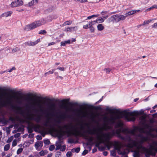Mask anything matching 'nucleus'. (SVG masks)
<instances>
[{
    "label": "nucleus",
    "instance_id": "39448f33",
    "mask_svg": "<svg viewBox=\"0 0 157 157\" xmlns=\"http://www.w3.org/2000/svg\"><path fill=\"white\" fill-rule=\"evenodd\" d=\"M40 21H35L31 24L26 25L24 28V30L28 31L32 30L42 25Z\"/></svg>",
    "mask_w": 157,
    "mask_h": 157
},
{
    "label": "nucleus",
    "instance_id": "2f4dec72",
    "mask_svg": "<svg viewBox=\"0 0 157 157\" xmlns=\"http://www.w3.org/2000/svg\"><path fill=\"white\" fill-rule=\"evenodd\" d=\"M23 150V149L22 148H19L17 151V154H19Z\"/></svg>",
    "mask_w": 157,
    "mask_h": 157
},
{
    "label": "nucleus",
    "instance_id": "9d476101",
    "mask_svg": "<svg viewBox=\"0 0 157 157\" xmlns=\"http://www.w3.org/2000/svg\"><path fill=\"white\" fill-rule=\"evenodd\" d=\"M57 118L59 119L56 121V123L57 124H59L61 122V120H64L67 117V115L65 114H63L57 116Z\"/></svg>",
    "mask_w": 157,
    "mask_h": 157
},
{
    "label": "nucleus",
    "instance_id": "6e6d98bb",
    "mask_svg": "<svg viewBox=\"0 0 157 157\" xmlns=\"http://www.w3.org/2000/svg\"><path fill=\"white\" fill-rule=\"evenodd\" d=\"M9 120L12 121H15V119L13 117H10Z\"/></svg>",
    "mask_w": 157,
    "mask_h": 157
},
{
    "label": "nucleus",
    "instance_id": "f257e3e1",
    "mask_svg": "<svg viewBox=\"0 0 157 157\" xmlns=\"http://www.w3.org/2000/svg\"><path fill=\"white\" fill-rule=\"evenodd\" d=\"M123 123L119 122L116 124L115 128L116 129V133L118 137L128 143L131 148L136 147L140 150L141 152L145 154L146 157H149L152 154V151L157 152V141L152 140L149 145L150 148L143 146L144 141L148 140L147 137L143 136L141 133H145L143 128L135 127L133 129L123 128Z\"/></svg>",
    "mask_w": 157,
    "mask_h": 157
},
{
    "label": "nucleus",
    "instance_id": "a19ab883",
    "mask_svg": "<svg viewBox=\"0 0 157 157\" xmlns=\"http://www.w3.org/2000/svg\"><path fill=\"white\" fill-rule=\"evenodd\" d=\"M61 152L60 151H57L56 154V157H59V156L61 155Z\"/></svg>",
    "mask_w": 157,
    "mask_h": 157
},
{
    "label": "nucleus",
    "instance_id": "c756f323",
    "mask_svg": "<svg viewBox=\"0 0 157 157\" xmlns=\"http://www.w3.org/2000/svg\"><path fill=\"white\" fill-rule=\"evenodd\" d=\"M134 157H140V154L139 152H135L134 155Z\"/></svg>",
    "mask_w": 157,
    "mask_h": 157
},
{
    "label": "nucleus",
    "instance_id": "09e8293b",
    "mask_svg": "<svg viewBox=\"0 0 157 157\" xmlns=\"http://www.w3.org/2000/svg\"><path fill=\"white\" fill-rule=\"evenodd\" d=\"M36 139L37 140H40L42 139V137L40 135H38L37 136Z\"/></svg>",
    "mask_w": 157,
    "mask_h": 157
},
{
    "label": "nucleus",
    "instance_id": "aec40b11",
    "mask_svg": "<svg viewBox=\"0 0 157 157\" xmlns=\"http://www.w3.org/2000/svg\"><path fill=\"white\" fill-rule=\"evenodd\" d=\"M33 127L34 131L36 132H37L38 130H40V126L39 125H36L33 126Z\"/></svg>",
    "mask_w": 157,
    "mask_h": 157
},
{
    "label": "nucleus",
    "instance_id": "58836bf2",
    "mask_svg": "<svg viewBox=\"0 0 157 157\" xmlns=\"http://www.w3.org/2000/svg\"><path fill=\"white\" fill-rule=\"evenodd\" d=\"M39 154L41 156H43L46 153L44 152V151L43 150L41 151L39 153Z\"/></svg>",
    "mask_w": 157,
    "mask_h": 157
},
{
    "label": "nucleus",
    "instance_id": "412c9836",
    "mask_svg": "<svg viewBox=\"0 0 157 157\" xmlns=\"http://www.w3.org/2000/svg\"><path fill=\"white\" fill-rule=\"evenodd\" d=\"M104 27L101 24H99L97 26L98 29L99 31H101L103 30L104 29Z\"/></svg>",
    "mask_w": 157,
    "mask_h": 157
},
{
    "label": "nucleus",
    "instance_id": "5701e85b",
    "mask_svg": "<svg viewBox=\"0 0 157 157\" xmlns=\"http://www.w3.org/2000/svg\"><path fill=\"white\" fill-rule=\"evenodd\" d=\"M37 2L36 0H33L32 1L29 2V6H31L33 5H35L37 4Z\"/></svg>",
    "mask_w": 157,
    "mask_h": 157
},
{
    "label": "nucleus",
    "instance_id": "423d86ee",
    "mask_svg": "<svg viewBox=\"0 0 157 157\" xmlns=\"http://www.w3.org/2000/svg\"><path fill=\"white\" fill-rule=\"evenodd\" d=\"M122 112L124 113H127L130 116H132L131 117L129 118L128 119V121H135L136 119V118L134 116H137L139 114L138 112L136 111L127 113L126 110H124Z\"/></svg>",
    "mask_w": 157,
    "mask_h": 157
},
{
    "label": "nucleus",
    "instance_id": "b1692460",
    "mask_svg": "<svg viewBox=\"0 0 157 157\" xmlns=\"http://www.w3.org/2000/svg\"><path fill=\"white\" fill-rule=\"evenodd\" d=\"M70 40L65 41L64 42H61V46H65L67 44H70Z\"/></svg>",
    "mask_w": 157,
    "mask_h": 157
},
{
    "label": "nucleus",
    "instance_id": "473e14b6",
    "mask_svg": "<svg viewBox=\"0 0 157 157\" xmlns=\"http://www.w3.org/2000/svg\"><path fill=\"white\" fill-rule=\"evenodd\" d=\"M19 50V49L17 47H16L14 48H13L12 49V52L13 53L17 51H18Z\"/></svg>",
    "mask_w": 157,
    "mask_h": 157
},
{
    "label": "nucleus",
    "instance_id": "c85d7f7f",
    "mask_svg": "<svg viewBox=\"0 0 157 157\" xmlns=\"http://www.w3.org/2000/svg\"><path fill=\"white\" fill-rule=\"evenodd\" d=\"M72 23V21H66L64 23V24L66 25H70Z\"/></svg>",
    "mask_w": 157,
    "mask_h": 157
},
{
    "label": "nucleus",
    "instance_id": "4be33fe9",
    "mask_svg": "<svg viewBox=\"0 0 157 157\" xmlns=\"http://www.w3.org/2000/svg\"><path fill=\"white\" fill-rule=\"evenodd\" d=\"M126 76L127 78L128 79H132L134 77V73H132L127 74Z\"/></svg>",
    "mask_w": 157,
    "mask_h": 157
},
{
    "label": "nucleus",
    "instance_id": "bf43d9fd",
    "mask_svg": "<svg viewBox=\"0 0 157 157\" xmlns=\"http://www.w3.org/2000/svg\"><path fill=\"white\" fill-rule=\"evenodd\" d=\"M68 101V100H67V99H63L61 101V102H62V103H64V102H66Z\"/></svg>",
    "mask_w": 157,
    "mask_h": 157
},
{
    "label": "nucleus",
    "instance_id": "338daca9",
    "mask_svg": "<svg viewBox=\"0 0 157 157\" xmlns=\"http://www.w3.org/2000/svg\"><path fill=\"white\" fill-rule=\"evenodd\" d=\"M49 75V73H48V72H46V73H45L44 74V76H45V77H46L48 75Z\"/></svg>",
    "mask_w": 157,
    "mask_h": 157
},
{
    "label": "nucleus",
    "instance_id": "49530a36",
    "mask_svg": "<svg viewBox=\"0 0 157 157\" xmlns=\"http://www.w3.org/2000/svg\"><path fill=\"white\" fill-rule=\"evenodd\" d=\"M17 143L16 141L14 140H13L12 142V146L13 147L17 145Z\"/></svg>",
    "mask_w": 157,
    "mask_h": 157
},
{
    "label": "nucleus",
    "instance_id": "7c9ffc66",
    "mask_svg": "<svg viewBox=\"0 0 157 157\" xmlns=\"http://www.w3.org/2000/svg\"><path fill=\"white\" fill-rule=\"evenodd\" d=\"M103 71L107 73H109L111 71V69L109 68H107L104 69Z\"/></svg>",
    "mask_w": 157,
    "mask_h": 157
},
{
    "label": "nucleus",
    "instance_id": "f3484780",
    "mask_svg": "<svg viewBox=\"0 0 157 157\" xmlns=\"http://www.w3.org/2000/svg\"><path fill=\"white\" fill-rule=\"evenodd\" d=\"M5 87H3V88L0 87V90H2L3 91H9L11 92H13L14 90H12L10 89V87L7 88H5Z\"/></svg>",
    "mask_w": 157,
    "mask_h": 157
},
{
    "label": "nucleus",
    "instance_id": "3c124183",
    "mask_svg": "<svg viewBox=\"0 0 157 157\" xmlns=\"http://www.w3.org/2000/svg\"><path fill=\"white\" fill-rule=\"evenodd\" d=\"M90 30L91 33H93L94 31V28L92 26H90Z\"/></svg>",
    "mask_w": 157,
    "mask_h": 157
},
{
    "label": "nucleus",
    "instance_id": "13d9d810",
    "mask_svg": "<svg viewBox=\"0 0 157 157\" xmlns=\"http://www.w3.org/2000/svg\"><path fill=\"white\" fill-rule=\"evenodd\" d=\"M106 146L107 147L108 149V150H109L110 149V146L109 143H108L106 144Z\"/></svg>",
    "mask_w": 157,
    "mask_h": 157
},
{
    "label": "nucleus",
    "instance_id": "8fccbe9b",
    "mask_svg": "<svg viewBox=\"0 0 157 157\" xmlns=\"http://www.w3.org/2000/svg\"><path fill=\"white\" fill-rule=\"evenodd\" d=\"M57 69H59L61 71H64L65 70L64 68L63 67H61L58 68Z\"/></svg>",
    "mask_w": 157,
    "mask_h": 157
},
{
    "label": "nucleus",
    "instance_id": "4d7b16f0",
    "mask_svg": "<svg viewBox=\"0 0 157 157\" xmlns=\"http://www.w3.org/2000/svg\"><path fill=\"white\" fill-rule=\"evenodd\" d=\"M152 28H157V23H155L152 26Z\"/></svg>",
    "mask_w": 157,
    "mask_h": 157
},
{
    "label": "nucleus",
    "instance_id": "1a4fd4ad",
    "mask_svg": "<svg viewBox=\"0 0 157 157\" xmlns=\"http://www.w3.org/2000/svg\"><path fill=\"white\" fill-rule=\"evenodd\" d=\"M114 149L117 151L118 154L121 155L122 151H121V145L118 142H116L114 146Z\"/></svg>",
    "mask_w": 157,
    "mask_h": 157
},
{
    "label": "nucleus",
    "instance_id": "680f3d73",
    "mask_svg": "<svg viewBox=\"0 0 157 157\" xmlns=\"http://www.w3.org/2000/svg\"><path fill=\"white\" fill-rule=\"evenodd\" d=\"M55 44V43L54 42H52L51 43H49L48 44V46H49L50 45H53L54 44Z\"/></svg>",
    "mask_w": 157,
    "mask_h": 157
},
{
    "label": "nucleus",
    "instance_id": "dca6fc26",
    "mask_svg": "<svg viewBox=\"0 0 157 157\" xmlns=\"http://www.w3.org/2000/svg\"><path fill=\"white\" fill-rule=\"evenodd\" d=\"M43 145V142L42 141H40L36 143L35 144V147L36 149L39 147H42Z\"/></svg>",
    "mask_w": 157,
    "mask_h": 157
},
{
    "label": "nucleus",
    "instance_id": "20e7f679",
    "mask_svg": "<svg viewBox=\"0 0 157 157\" xmlns=\"http://www.w3.org/2000/svg\"><path fill=\"white\" fill-rule=\"evenodd\" d=\"M120 118L119 116H111L109 117L106 116H104L102 119L103 121L104 124L108 129H110L111 127L109 125H112L115 123L117 119H119Z\"/></svg>",
    "mask_w": 157,
    "mask_h": 157
},
{
    "label": "nucleus",
    "instance_id": "a211bd4d",
    "mask_svg": "<svg viewBox=\"0 0 157 157\" xmlns=\"http://www.w3.org/2000/svg\"><path fill=\"white\" fill-rule=\"evenodd\" d=\"M79 112H81L80 113H79L78 114V116H81L83 117H86L87 115V113L86 112H84L82 111H79Z\"/></svg>",
    "mask_w": 157,
    "mask_h": 157
},
{
    "label": "nucleus",
    "instance_id": "ea45409f",
    "mask_svg": "<svg viewBox=\"0 0 157 157\" xmlns=\"http://www.w3.org/2000/svg\"><path fill=\"white\" fill-rule=\"evenodd\" d=\"M66 149V146L65 145H63L62 146V147H61V148L60 149V150L61 151H64Z\"/></svg>",
    "mask_w": 157,
    "mask_h": 157
},
{
    "label": "nucleus",
    "instance_id": "603ef678",
    "mask_svg": "<svg viewBox=\"0 0 157 157\" xmlns=\"http://www.w3.org/2000/svg\"><path fill=\"white\" fill-rule=\"evenodd\" d=\"M27 95L29 96H33L34 97H35V95L34 94H33L32 93H28Z\"/></svg>",
    "mask_w": 157,
    "mask_h": 157
},
{
    "label": "nucleus",
    "instance_id": "0e129e2a",
    "mask_svg": "<svg viewBox=\"0 0 157 157\" xmlns=\"http://www.w3.org/2000/svg\"><path fill=\"white\" fill-rule=\"evenodd\" d=\"M44 99H46L47 100L49 101H51L52 99L49 98H47L46 97L44 98Z\"/></svg>",
    "mask_w": 157,
    "mask_h": 157
},
{
    "label": "nucleus",
    "instance_id": "4468645a",
    "mask_svg": "<svg viewBox=\"0 0 157 157\" xmlns=\"http://www.w3.org/2000/svg\"><path fill=\"white\" fill-rule=\"evenodd\" d=\"M63 142L62 141H59V142H56V150H57L60 149L61 148L62 143Z\"/></svg>",
    "mask_w": 157,
    "mask_h": 157
},
{
    "label": "nucleus",
    "instance_id": "79ce46f5",
    "mask_svg": "<svg viewBox=\"0 0 157 157\" xmlns=\"http://www.w3.org/2000/svg\"><path fill=\"white\" fill-rule=\"evenodd\" d=\"M66 155L67 157H70L72 156V154L71 152L68 151Z\"/></svg>",
    "mask_w": 157,
    "mask_h": 157
},
{
    "label": "nucleus",
    "instance_id": "2eb2a0df",
    "mask_svg": "<svg viewBox=\"0 0 157 157\" xmlns=\"http://www.w3.org/2000/svg\"><path fill=\"white\" fill-rule=\"evenodd\" d=\"M12 13V12L11 11H8L6 13H4L1 15L2 17H8L11 16V14Z\"/></svg>",
    "mask_w": 157,
    "mask_h": 157
},
{
    "label": "nucleus",
    "instance_id": "052dcab7",
    "mask_svg": "<svg viewBox=\"0 0 157 157\" xmlns=\"http://www.w3.org/2000/svg\"><path fill=\"white\" fill-rule=\"evenodd\" d=\"M152 9L154 8H157V5H154L153 6L151 7Z\"/></svg>",
    "mask_w": 157,
    "mask_h": 157
},
{
    "label": "nucleus",
    "instance_id": "5fc2aeb1",
    "mask_svg": "<svg viewBox=\"0 0 157 157\" xmlns=\"http://www.w3.org/2000/svg\"><path fill=\"white\" fill-rule=\"evenodd\" d=\"M52 130L53 132H58V130L56 129L54 127H52Z\"/></svg>",
    "mask_w": 157,
    "mask_h": 157
},
{
    "label": "nucleus",
    "instance_id": "9b49d317",
    "mask_svg": "<svg viewBox=\"0 0 157 157\" xmlns=\"http://www.w3.org/2000/svg\"><path fill=\"white\" fill-rule=\"evenodd\" d=\"M73 134L75 136H83V134L80 131H79L77 128H75L74 130V132H73Z\"/></svg>",
    "mask_w": 157,
    "mask_h": 157
},
{
    "label": "nucleus",
    "instance_id": "6ab92c4d",
    "mask_svg": "<svg viewBox=\"0 0 157 157\" xmlns=\"http://www.w3.org/2000/svg\"><path fill=\"white\" fill-rule=\"evenodd\" d=\"M93 25H94V24H92V22H90L88 24L84 25L83 26V28L85 29H87L88 28H90V27Z\"/></svg>",
    "mask_w": 157,
    "mask_h": 157
},
{
    "label": "nucleus",
    "instance_id": "a18cd8bd",
    "mask_svg": "<svg viewBox=\"0 0 157 157\" xmlns=\"http://www.w3.org/2000/svg\"><path fill=\"white\" fill-rule=\"evenodd\" d=\"M88 152V150H85L82 153V155H84L87 153Z\"/></svg>",
    "mask_w": 157,
    "mask_h": 157
},
{
    "label": "nucleus",
    "instance_id": "37998d69",
    "mask_svg": "<svg viewBox=\"0 0 157 157\" xmlns=\"http://www.w3.org/2000/svg\"><path fill=\"white\" fill-rule=\"evenodd\" d=\"M151 20H148L147 21H144L143 24H142V25H144L146 24H148L149 23L151 22Z\"/></svg>",
    "mask_w": 157,
    "mask_h": 157
},
{
    "label": "nucleus",
    "instance_id": "c03bdc74",
    "mask_svg": "<svg viewBox=\"0 0 157 157\" xmlns=\"http://www.w3.org/2000/svg\"><path fill=\"white\" fill-rule=\"evenodd\" d=\"M21 133H17L14 135V136L15 138H17L20 136Z\"/></svg>",
    "mask_w": 157,
    "mask_h": 157
},
{
    "label": "nucleus",
    "instance_id": "f03ea898",
    "mask_svg": "<svg viewBox=\"0 0 157 157\" xmlns=\"http://www.w3.org/2000/svg\"><path fill=\"white\" fill-rule=\"evenodd\" d=\"M6 93H0V113L2 112L1 109L2 107H8L11 110L13 111L16 114H19L23 116L24 115L25 112H26L27 115L30 116L29 118L31 120H34L35 121V115L32 113L33 112H35V102H30V98L25 99V100L28 103H30L31 106H29L28 103L25 105L26 108L24 110H23L22 107L20 106L19 105H21L23 103V100L20 98H17L16 101L17 104L13 105L11 103L10 100L6 99V100H3V98L6 94ZM8 121L4 118L0 117V123H2L4 124H6Z\"/></svg>",
    "mask_w": 157,
    "mask_h": 157
},
{
    "label": "nucleus",
    "instance_id": "69168bd1",
    "mask_svg": "<svg viewBox=\"0 0 157 157\" xmlns=\"http://www.w3.org/2000/svg\"><path fill=\"white\" fill-rule=\"evenodd\" d=\"M108 154V152L107 151L103 152V155L105 156H106Z\"/></svg>",
    "mask_w": 157,
    "mask_h": 157
},
{
    "label": "nucleus",
    "instance_id": "c9c22d12",
    "mask_svg": "<svg viewBox=\"0 0 157 157\" xmlns=\"http://www.w3.org/2000/svg\"><path fill=\"white\" fill-rule=\"evenodd\" d=\"M99 16V15H98V14H97V15H92L91 16L88 17H87V19H90L94 17H97L98 16Z\"/></svg>",
    "mask_w": 157,
    "mask_h": 157
},
{
    "label": "nucleus",
    "instance_id": "0eeeda50",
    "mask_svg": "<svg viewBox=\"0 0 157 157\" xmlns=\"http://www.w3.org/2000/svg\"><path fill=\"white\" fill-rule=\"evenodd\" d=\"M23 4V2L22 0H17L15 2H12L11 6L12 7H15L20 6Z\"/></svg>",
    "mask_w": 157,
    "mask_h": 157
},
{
    "label": "nucleus",
    "instance_id": "bb28decb",
    "mask_svg": "<svg viewBox=\"0 0 157 157\" xmlns=\"http://www.w3.org/2000/svg\"><path fill=\"white\" fill-rule=\"evenodd\" d=\"M140 119L143 123H145L146 122V117L144 116H142L140 118Z\"/></svg>",
    "mask_w": 157,
    "mask_h": 157
},
{
    "label": "nucleus",
    "instance_id": "393cba45",
    "mask_svg": "<svg viewBox=\"0 0 157 157\" xmlns=\"http://www.w3.org/2000/svg\"><path fill=\"white\" fill-rule=\"evenodd\" d=\"M116 150L114 148V149L110 151L111 155L113 156H115L116 155Z\"/></svg>",
    "mask_w": 157,
    "mask_h": 157
},
{
    "label": "nucleus",
    "instance_id": "7ed1b4c3",
    "mask_svg": "<svg viewBox=\"0 0 157 157\" xmlns=\"http://www.w3.org/2000/svg\"><path fill=\"white\" fill-rule=\"evenodd\" d=\"M139 11V10H131L126 13L125 14V15H118V14L114 15L108 18L107 21L108 23L112 22L113 23L114 22H118L124 20L128 16L133 15Z\"/></svg>",
    "mask_w": 157,
    "mask_h": 157
},
{
    "label": "nucleus",
    "instance_id": "e2e57ef3",
    "mask_svg": "<svg viewBox=\"0 0 157 157\" xmlns=\"http://www.w3.org/2000/svg\"><path fill=\"white\" fill-rule=\"evenodd\" d=\"M40 132L41 134L42 135V136L43 137H44L45 136V134L44 133V132H42V131H40Z\"/></svg>",
    "mask_w": 157,
    "mask_h": 157
},
{
    "label": "nucleus",
    "instance_id": "864d4df0",
    "mask_svg": "<svg viewBox=\"0 0 157 157\" xmlns=\"http://www.w3.org/2000/svg\"><path fill=\"white\" fill-rule=\"evenodd\" d=\"M98 21H101V23H102L104 21V20L103 19V18H102L101 17H99V19H98Z\"/></svg>",
    "mask_w": 157,
    "mask_h": 157
},
{
    "label": "nucleus",
    "instance_id": "f704fd0d",
    "mask_svg": "<svg viewBox=\"0 0 157 157\" xmlns=\"http://www.w3.org/2000/svg\"><path fill=\"white\" fill-rule=\"evenodd\" d=\"M44 143L46 145H48L50 143V141L48 140H44Z\"/></svg>",
    "mask_w": 157,
    "mask_h": 157
},
{
    "label": "nucleus",
    "instance_id": "cd10ccee",
    "mask_svg": "<svg viewBox=\"0 0 157 157\" xmlns=\"http://www.w3.org/2000/svg\"><path fill=\"white\" fill-rule=\"evenodd\" d=\"M10 148V145L9 144L6 145L4 147V150L5 151H8Z\"/></svg>",
    "mask_w": 157,
    "mask_h": 157
},
{
    "label": "nucleus",
    "instance_id": "a878e982",
    "mask_svg": "<svg viewBox=\"0 0 157 157\" xmlns=\"http://www.w3.org/2000/svg\"><path fill=\"white\" fill-rule=\"evenodd\" d=\"M33 127H28L27 129L28 130V132L29 133H31L33 132Z\"/></svg>",
    "mask_w": 157,
    "mask_h": 157
},
{
    "label": "nucleus",
    "instance_id": "774afa93",
    "mask_svg": "<svg viewBox=\"0 0 157 157\" xmlns=\"http://www.w3.org/2000/svg\"><path fill=\"white\" fill-rule=\"evenodd\" d=\"M152 116L153 117H157V113L154 114L152 115Z\"/></svg>",
    "mask_w": 157,
    "mask_h": 157
},
{
    "label": "nucleus",
    "instance_id": "e433bc0d",
    "mask_svg": "<svg viewBox=\"0 0 157 157\" xmlns=\"http://www.w3.org/2000/svg\"><path fill=\"white\" fill-rule=\"evenodd\" d=\"M46 33V31L44 30H40L39 33V34H43Z\"/></svg>",
    "mask_w": 157,
    "mask_h": 157
},
{
    "label": "nucleus",
    "instance_id": "f8f14e48",
    "mask_svg": "<svg viewBox=\"0 0 157 157\" xmlns=\"http://www.w3.org/2000/svg\"><path fill=\"white\" fill-rule=\"evenodd\" d=\"M40 41V39H38L36 41L33 42H27L25 44H27L29 46H34L37 44Z\"/></svg>",
    "mask_w": 157,
    "mask_h": 157
},
{
    "label": "nucleus",
    "instance_id": "6e6552de",
    "mask_svg": "<svg viewBox=\"0 0 157 157\" xmlns=\"http://www.w3.org/2000/svg\"><path fill=\"white\" fill-rule=\"evenodd\" d=\"M87 125L89 128V129L86 131L90 135H98V132L97 129L95 128H94L93 129L91 130L88 124H87Z\"/></svg>",
    "mask_w": 157,
    "mask_h": 157
},
{
    "label": "nucleus",
    "instance_id": "ddd939ff",
    "mask_svg": "<svg viewBox=\"0 0 157 157\" xmlns=\"http://www.w3.org/2000/svg\"><path fill=\"white\" fill-rule=\"evenodd\" d=\"M78 29L77 26H75L73 27H68L66 29L67 32H72L73 31H76Z\"/></svg>",
    "mask_w": 157,
    "mask_h": 157
},
{
    "label": "nucleus",
    "instance_id": "4c0bfd02",
    "mask_svg": "<svg viewBox=\"0 0 157 157\" xmlns=\"http://www.w3.org/2000/svg\"><path fill=\"white\" fill-rule=\"evenodd\" d=\"M75 150V151L77 153H78L80 150V147L75 148H74Z\"/></svg>",
    "mask_w": 157,
    "mask_h": 157
},
{
    "label": "nucleus",
    "instance_id": "de8ad7c7",
    "mask_svg": "<svg viewBox=\"0 0 157 157\" xmlns=\"http://www.w3.org/2000/svg\"><path fill=\"white\" fill-rule=\"evenodd\" d=\"M16 68L15 67H13L10 70L8 71V72L10 73L11 72L15 70Z\"/></svg>",
    "mask_w": 157,
    "mask_h": 157
},
{
    "label": "nucleus",
    "instance_id": "72a5a7b5",
    "mask_svg": "<svg viewBox=\"0 0 157 157\" xmlns=\"http://www.w3.org/2000/svg\"><path fill=\"white\" fill-rule=\"evenodd\" d=\"M55 148V147L54 145H51L49 147V150L50 151H52Z\"/></svg>",
    "mask_w": 157,
    "mask_h": 157
}]
</instances>
